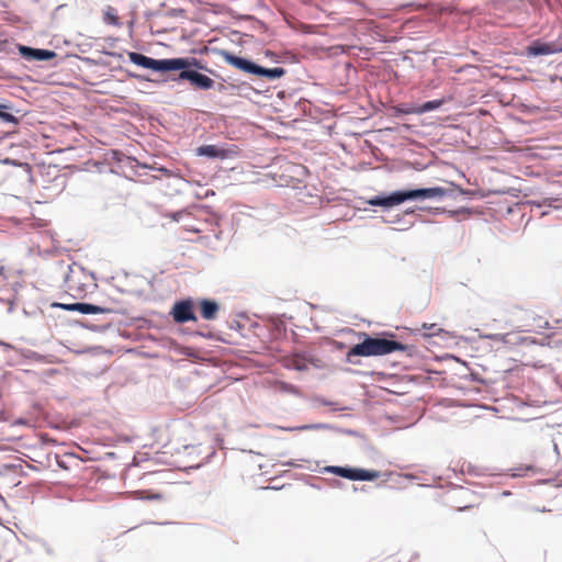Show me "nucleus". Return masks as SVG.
I'll return each mask as SVG.
<instances>
[{
  "label": "nucleus",
  "instance_id": "obj_1",
  "mask_svg": "<svg viewBox=\"0 0 562 562\" xmlns=\"http://www.w3.org/2000/svg\"><path fill=\"white\" fill-rule=\"evenodd\" d=\"M128 59L139 67L155 71L181 70L179 79L189 80L191 85L203 90H209L214 87L213 79L198 71L188 69L190 67L202 68L200 61L195 58L154 59L136 52H130Z\"/></svg>",
  "mask_w": 562,
  "mask_h": 562
},
{
  "label": "nucleus",
  "instance_id": "obj_2",
  "mask_svg": "<svg viewBox=\"0 0 562 562\" xmlns=\"http://www.w3.org/2000/svg\"><path fill=\"white\" fill-rule=\"evenodd\" d=\"M364 340L355 345L347 352V359L350 361L352 357H372L384 356L394 351H404L406 346L402 342L390 340L386 338H374L363 334Z\"/></svg>",
  "mask_w": 562,
  "mask_h": 562
},
{
  "label": "nucleus",
  "instance_id": "obj_3",
  "mask_svg": "<svg viewBox=\"0 0 562 562\" xmlns=\"http://www.w3.org/2000/svg\"><path fill=\"white\" fill-rule=\"evenodd\" d=\"M445 194V189L442 188H427V189H416V190H407V191H396L390 194L389 196H375L368 201V204L372 206H384L391 207L394 205H398L407 200H414L418 198L423 199H431L442 196Z\"/></svg>",
  "mask_w": 562,
  "mask_h": 562
},
{
  "label": "nucleus",
  "instance_id": "obj_4",
  "mask_svg": "<svg viewBox=\"0 0 562 562\" xmlns=\"http://www.w3.org/2000/svg\"><path fill=\"white\" fill-rule=\"evenodd\" d=\"M221 54L227 64L234 66L235 68L244 72L252 74L259 77H266L269 79H278L285 74V70L281 67L263 68L251 63L250 60L235 56L228 52L223 50Z\"/></svg>",
  "mask_w": 562,
  "mask_h": 562
},
{
  "label": "nucleus",
  "instance_id": "obj_5",
  "mask_svg": "<svg viewBox=\"0 0 562 562\" xmlns=\"http://www.w3.org/2000/svg\"><path fill=\"white\" fill-rule=\"evenodd\" d=\"M328 471L341 477L353 481H373L380 476L378 471H368L363 469H352L344 467H330Z\"/></svg>",
  "mask_w": 562,
  "mask_h": 562
},
{
  "label": "nucleus",
  "instance_id": "obj_6",
  "mask_svg": "<svg viewBox=\"0 0 562 562\" xmlns=\"http://www.w3.org/2000/svg\"><path fill=\"white\" fill-rule=\"evenodd\" d=\"M170 314L173 321L178 324L196 321V316L193 312V302L191 300H181L176 302Z\"/></svg>",
  "mask_w": 562,
  "mask_h": 562
},
{
  "label": "nucleus",
  "instance_id": "obj_7",
  "mask_svg": "<svg viewBox=\"0 0 562 562\" xmlns=\"http://www.w3.org/2000/svg\"><path fill=\"white\" fill-rule=\"evenodd\" d=\"M562 52V33L551 43L536 41L526 48L528 56L551 55Z\"/></svg>",
  "mask_w": 562,
  "mask_h": 562
},
{
  "label": "nucleus",
  "instance_id": "obj_8",
  "mask_svg": "<svg viewBox=\"0 0 562 562\" xmlns=\"http://www.w3.org/2000/svg\"><path fill=\"white\" fill-rule=\"evenodd\" d=\"M19 52L27 60H49L56 56L52 50L32 48L22 45L19 47Z\"/></svg>",
  "mask_w": 562,
  "mask_h": 562
},
{
  "label": "nucleus",
  "instance_id": "obj_9",
  "mask_svg": "<svg viewBox=\"0 0 562 562\" xmlns=\"http://www.w3.org/2000/svg\"><path fill=\"white\" fill-rule=\"evenodd\" d=\"M199 156H206L210 158L225 159L229 157L231 150L221 148L216 145H203L196 148Z\"/></svg>",
  "mask_w": 562,
  "mask_h": 562
},
{
  "label": "nucleus",
  "instance_id": "obj_10",
  "mask_svg": "<svg viewBox=\"0 0 562 562\" xmlns=\"http://www.w3.org/2000/svg\"><path fill=\"white\" fill-rule=\"evenodd\" d=\"M442 104V100H432L425 102L424 104L419 106H409L406 109L401 110L404 114H423L432 110H436L440 108Z\"/></svg>",
  "mask_w": 562,
  "mask_h": 562
},
{
  "label": "nucleus",
  "instance_id": "obj_11",
  "mask_svg": "<svg viewBox=\"0 0 562 562\" xmlns=\"http://www.w3.org/2000/svg\"><path fill=\"white\" fill-rule=\"evenodd\" d=\"M201 315L206 321L215 319L220 310L218 304L211 300H202L200 302Z\"/></svg>",
  "mask_w": 562,
  "mask_h": 562
},
{
  "label": "nucleus",
  "instance_id": "obj_12",
  "mask_svg": "<svg viewBox=\"0 0 562 562\" xmlns=\"http://www.w3.org/2000/svg\"><path fill=\"white\" fill-rule=\"evenodd\" d=\"M76 308L81 314H103L106 312L105 308L89 303H78Z\"/></svg>",
  "mask_w": 562,
  "mask_h": 562
},
{
  "label": "nucleus",
  "instance_id": "obj_13",
  "mask_svg": "<svg viewBox=\"0 0 562 562\" xmlns=\"http://www.w3.org/2000/svg\"><path fill=\"white\" fill-rule=\"evenodd\" d=\"M104 21L109 24L119 25V16L115 13V10L111 7L104 12Z\"/></svg>",
  "mask_w": 562,
  "mask_h": 562
},
{
  "label": "nucleus",
  "instance_id": "obj_14",
  "mask_svg": "<svg viewBox=\"0 0 562 562\" xmlns=\"http://www.w3.org/2000/svg\"><path fill=\"white\" fill-rule=\"evenodd\" d=\"M140 498L150 499V501H161L162 495L159 493H150L148 491L139 492Z\"/></svg>",
  "mask_w": 562,
  "mask_h": 562
},
{
  "label": "nucleus",
  "instance_id": "obj_15",
  "mask_svg": "<svg viewBox=\"0 0 562 562\" xmlns=\"http://www.w3.org/2000/svg\"><path fill=\"white\" fill-rule=\"evenodd\" d=\"M53 306L60 307L65 311L78 312V308H76L78 306V303H72V304L54 303Z\"/></svg>",
  "mask_w": 562,
  "mask_h": 562
},
{
  "label": "nucleus",
  "instance_id": "obj_16",
  "mask_svg": "<svg viewBox=\"0 0 562 562\" xmlns=\"http://www.w3.org/2000/svg\"><path fill=\"white\" fill-rule=\"evenodd\" d=\"M0 119L9 123H18V119L8 112L0 111Z\"/></svg>",
  "mask_w": 562,
  "mask_h": 562
},
{
  "label": "nucleus",
  "instance_id": "obj_17",
  "mask_svg": "<svg viewBox=\"0 0 562 562\" xmlns=\"http://www.w3.org/2000/svg\"><path fill=\"white\" fill-rule=\"evenodd\" d=\"M186 215V213L183 211H180V212H176V213H172L171 214V218L176 222L180 221L183 216Z\"/></svg>",
  "mask_w": 562,
  "mask_h": 562
},
{
  "label": "nucleus",
  "instance_id": "obj_18",
  "mask_svg": "<svg viewBox=\"0 0 562 562\" xmlns=\"http://www.w3.org/2000/svg\"><path fill=\"white\" fill-rule=\"evenodd\" d=\"M319 427H321L319 425H304V426L296 427L295 429H297V430H308V429H317Z\"/></svg>",
  "mask_w": 562,
  "mask_h": 562
},
{
  "label": "nucleus",
  "instance_id": "obj_19",
  "mask_svg": "<svg viewBox=\"0 0 562 562\" xmlns=\"http://www.w3.org/2000/svg\"><path fill=\"white\" fill-rule=\"evenodd\" d=\"M472 507H474L473 504H461V503L457 504V509L460 512L472 508Z\"/></svg>",
  "mask_w": 562,
  "mask_h": 562
},
{
  "label": "nucleus",
  "instance_id": "obj_20",
  "mask_svg": "<svg viewBox=\"0 0 562 562\" xmlns=\"http://www.w3.org/2000/svg\"><path fill=\"white\" fill-rule=\"evenodd\" d=\"M515 338H516L515 342H519V344L530 342L529 337H520V336H519V337H516V336H515Z\"/></svg>",
  "mask_w": 562,
  "mask_h": 562
},
{
  "label": "nucleus",
  "instance_id": "obj_21",
  "mask_svg": "<svg viewBox=\"0 0 562 562\" xmlns=\"http://www.w3.org/2000/svg\"><path fill=\"white\" fill-rule=\"evenodd\" d=\"M512 337H513V335H512V334H506V335L503 337V341H504V342H513Z\"/></svg>",
  "mask_w": 562,
  "mask_h": 562
},
{
  "label": "nucleus",
  "instance_id": "obj_22",
  "mask_svg": "<svg viewBox=\"0 0 562 562\" xmlns=\"http://www.w3.org/2000/svg\"><path fill=\"white\" fill-rule=\"evenodd\" d=\"M524 470H525V472H529V471L532 473L537 472V469L533 465H527Z\"/></svg>",
  "mask_w": 562,
  "mask_h": 562
},
{
  "label": "nucleus",
  "instance_id": "obj_23",
  "mask_svg": "<svg viewBox=\"0 0 562 562\" xmlns=\"http://www.w3.org/2000/svg\"><path fill=\"white\" fill-rule=\"evenodd\" d=\"M423 328L424 329H435L436 328V324H430V325L423 324Z\"/></svg>",
  "mask_w": 562,
  "mask_h": 562
},
{
  "label": "nucleus",
  "instance_id": "obj_24",
  "mask_svg": "<svg viewBox=\"0 0 562 562\" xmlns=\"http://www.w3.org/2000/svg\"><path fill=\"white\" fill-rule=\"evenodd\" d=\"M295 368L299 369V370L303 369V367L300 366L297 361H295Z\"/></svg>",
  "mask_w": 562,
  "mask_h": 562
},
{
  "label": "nucleus",
  "instance_id": "obj_25",
  "mask_svg": "<svg viewBox=\"0 0 562 562\" xmlns=\"http://www.w3.org/2000/svg\"><path fill=\"white\" fill-rule=\"evenodd\" d=\"M4 274V267H0V276H3Z\"/></svg>",
  "mask_w": 562,
  "mask_h": 562
},
{
  "label": "nucleus",
  "instance_id": "obj_26",
  "mask_svg": "<svg viewBox=\"0 0 562 562\" xmlns=\"http://www.w3.org/2000/svg\"><path fill=\"white\" fill-rule=\"evenodd\" d=\"M461 493L462 494H471V492L469 490H461Z\"/></svg>",
  "mask_w": 562,
  "mask_h": 562
},
{
  "label": "nucleus",
  "instance_id": "obj_27",
  "mask_svg": "<svg viewBox=\"0 0 562 562\" xmlns=\"http://www.w3.org/2000/svg\"><path fill=\"white\" fill-rule=\"evenodd\" d=\"M526 473H516L515 475H518V476H521V475H525Z\"/></svg>",
  "mask_w": 562,
  "mask_h": 562
},
{
  "label": "nucleus",
  "instance_id": "obj_28",
  "mask_svg": "<svg viewBox=\"0 0 562 562\" xmlns=\"http://www.w3.org/2000/svg\"><path fill=\"white\" fill-rule=\"evenodd\" d=\"M0 108H7V106H5V105H1V104H0Z\"/></svg>",
  "mask_w": 562,
  "mask_h": 562
}]
</instances>
